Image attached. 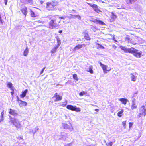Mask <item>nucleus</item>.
I'll return each instance as SVG.
<instances>
[{
	"label": "nucleus",
	"instance_id": "nucleus-7",
	"mask_svg": "<svg viewBox=\"0 0 146 146\" xmlns=\"http://www.w3.org/2000/svg\"><path fill=\"white\" fill-rule=\"evenodd\" d=\"M87 4L91 7H92L94 9V11L98 13L100 12H102V11L98 8V6L95 4H91L90 3H87Z\"/></svg>",
	"mask_w": 146,
	"mask_h": 146
},
{
	"label": "nucleus",
	"instance_id": "nucleus-21",
	"mask_svg": "<svg viewBox=\"0 0 146 146\" xmlns=\"http://www.w3.org/2000/svg\"><path fill=\"white\" fill-rule=\"evenodd\" d=\"M28 90L27 89L25 90L24 91L22 92V94L20 95L21 98H24Z\"/></svg>",
	"mask_w": 146,
	"mask_h": 146
},
{
	"label": "nucleus",
	"instance_id": "nucleus-3",
	"mask_svg": "<svg viewBox=\"0 0 146 146\" xmlns=\"http://www.w3.org/2000/svg\"><path fill=\"white\" fill-rule=\"evenodd\" d=\"M130 53L132 54L136 58H140L141 57L142 52L140 51L138 52L137 50L135 49L133 47H132Z\"/></svg>",
	"mask_w": 146,
	"mask_h": 146
},
{
	"label": "nucleus",
	"instance_id": "nucleus-34",
	"mask_svg": "<svg viewBox=\"0 0 146 146\" xmlns=\"http://www.w3.org/2000/svg\"><path fill=\"white\" fill-rule=\"evenodd\" d=\"M131 80L133 81H136V77L133 74H131Z\"/></svg>",
	"mask_w": 146,
	"mask_h": 146
},
{
	"label": "nucleus",
	"instance_id": "nucleus-39",
	"mask_svg": "<svg viewBox=\"0 0 146 146\" xmlns=\"http://www.w3.org/2000/svg\"><path fill=\"white\" fill-rule=\"evenodd\" d=\"M67 103L66 102H62V104L61 105V106L62 107H65Z\"/></svg>",
	"mask_w": 146,
	"mask_h": 146
},
{
	"label": "nucleus",
	"instance_id": "nucleus-36",
	"mask_svg": "<svg viewBox=\"0 0 146 146\" xmlns=\"http://www.w3.org/2000/svg\"><path fill=\"white\" fill-rule=\"evenodd\" d=\"M126 121H125L122 122V125L123 126L124 128H126Z\"/></svg>",
	"mask_w": 146,
	"mask_h": 146
},
{
	"label": "nucleus",
	"instance_id": "nucleus-44",
	"mask_svg": "<svg viewBox=\"0 0 146 146\" xmlns=\"http://www.w3.org/2000/svg\"><path fill=\"white\" fill-rule=\"evenodd\" d=\"M37 22H38L39 23H43V22L42 21H40V20L37 21Z\"/></svg>",
	"mask_w": 146,
	"mask_h": 146
},
{
	"label": "nucleus",
	"instance_id": "nucleus-31",
	"mask_svg": "<svg viewBox=\"0 0 146 146\" xmlns=\"http://www.w3.org/2000/svg\"><path fill=\"white\" fill-rule=\"evenodd\" d=\"M28 49L27 47H26L23 52V55L25 56H27L28 54Z\"/></svg>",
	"mask_w": 146,
	"mask_h": 146
},
{
	"label": "nucleus",
	"instance_id": "nucleus-47",
	"mask_svg": "<svg viewBox=\"0 0 146 146\" xmlns=\"http://www.w3.org/2000/svg\"><path fill=\"white\" fill-rule=\"evenodd\" d=\"M94 110L97 112H98L99 111V109H95Z\"/></svg>",
	"mask_w": 146,
	"mask_h": 146
},
{
	"label": "nucleus",
	"instance_id": "nucleus-12",
	"mask_svg": "<svg viewBox=\"0 0 146 146\" xmlns=\"http://www.w3.org/2000/svg\"><path fill=\"white\" fill-rule=\"evenodd\" d=\"M7 87L9 88L10 89V90L11 91V93L12 96H13L14 93V89L13 88V87L12 86L13 84L11 82H8L7 84Z\"/></svg>",
	"mask_w": 146,
	"mask_h": 146
},
{
	"label": "nucleus",
	"instance_id": "nucleus-37",
	"mask_svg": "<svg viewBox=\"0 0 146 146\" xmlns=\"http://www.w3.org/2000/svg\"><path fill=\"white\" fill-rule=\"evenodd\" d=\"M113 144V143L112 142L108 143H106V145L107 146H112Z\"/></svg>",
	"mask_w": 146,
	"mask_h": 146
},
{
	"label": "nucleus",
	"instance_id": "nucleus-38",
	"mask_svg": "<svg viewBox=\"0 0 146 146\" xmlns=\"http://www.w3.org/2000/svg\"><path fill=\"white\" fill-rule=\"evenodd\" d=\"M133 124V123L132 122H129V128H131Z\"/></svg>",
	"mask_w": 146,
	"mask_h": 146
},
{
	"label": "nucleus",
	"instance_id": "nucleus-5",
	"mask_svg": "<svg viewBox=\"0 0 146 146\" xmlns=\"http://www.w3.org/2000/svg\"><path fill=\"white\" fill-rule=\"evenodd\" d=\"M66 108L68 110L74 111L76 112H79L81 111L79 108L77 107L76 106H74L71 105H67L66 106Z\"/></svg>",
	"mask_w": 146,
	"mask_h": 146
},
{
	"label": "nucleus",
	"instance_id": "nucleus-45",
	"mask_svg": "<svg viewBox=\"0 0 146 146\" xmlns=\"http://www.w3.org/2000/svg\"><path fill=\"white\" fill-rule=\"evenodd\" d=\"M44 2V1H40V4L41 5H42L43 4Z\"/></svg>",
	"mask_w": 146,
	"mask_h": 146
},
{
	"label": "nucleus",
	"instance_id": "nucleus-24",
	"mask_svg": "<svg viewBox=\"0 0 146 146\" xmlns=\"http://www.w3.org/2000/svg\"><path fill=\"white\" fill-rule=\"evenodd\" d=\"M125 41L127 42L128 43H131L133 44L131 39L129 36H127L125 38Z\"/></svg>",
	"mask_w": 146,
	"mask_h": 146
},
{
	"label": "nucleus",
	"instance_id": "nucleus-27",
	"mask_svg": "<svg viewBox=\"0 0 146 146\" xmlns=\"http://www.w3.org/2000/svg\"><path fill=\"white\" fill-rule=\"evenodd\" d=\"M58 48V47L56 46L54 47L51 50V53L52 54L56 52L57 49Z\"/></svg>",
	"mask_w": 146,
	"mask_h": 146
},
{
	"label": "nucleus",
	"instance_id": "nucleus-2",
	"mask_svg": "<svg viewBox=\"0 0 146 146\" xmlns=\"http://www.w3.org/2000/svg\"><path fill=\"white\" fill-rule=\"evenodd\" d=\"M58 5L59 3L58 1L56 0H53L46 2L45 7L48 11H54L56 9V7Z\"/></svg>",
	"mask_w": 146,
	"mask_h": 146
},
{
	"label": "nucleus",
	"instance_id": "nucleus-6",
	"mask_svg": "<svg viewBox=\"0 0 146 146\" xmlns=\"http://www.w3.org/2000/svg\"><path fill=\"white\" fill-rule=\"evenodd\" d=\"M38 9L35 8L34 9H30V14L31 17H35L38 16V14L37 12Z\"/></svg>",
	"mask_w": 146,
	"mask_h": 146
},
{
	"label": "nucleus",
	"instance_id": "nucleus-42",
	"mask_svg": "<svg viewBox=\"0 0 146 146\" xmlns=\"http://www.w3.org/2000/svg\"><path fill=\"white\" fill-rule=\"evenodd\" d=\"M5 1V5H6L7 2V0H4Z\"/></svg>",
	"mask_w": 146,
	"mask_h": 146
},
{
	"label": "nucleus",
	"instance_id": "nucleus-30",
	"mask_svg": "<svg viewBox=\"0 0 146 146\" xmlns=\"http://www.w3.org/2000/svg\"><path fill=\"white\" fill-rule=\"evenodd\" d=\"M56 39L57 43V44L56 46L59 47L61 44V40L58 37H56Z\"/></svg>",
	"mask_w": 146,
	"mask_h": 146
},
{
	"label": "nucleus",
	"instance_id": "nucleus-40",
	"mask_svg": "<svg viewBox=\"0 0 146 146\" xmlns=\"http://www.w3.org/2000/svg\"><path fill=\"white\" fill-rule=\"evenodd\" d=\"M97 45H98L97 48H101L102 47V46L100 45L99 44H97Z\"/></svg>",
	"mask_w": 146,
	"mask_h": 146
},
{
	"label": "nucleus",
	"instance_id": "nucleus-17",
	"mask_svg": "<svg viewBox=\"0 0 146 146\" xmlns=\"http://www.w3.org/2000/svg\"><path fill=\"white\" fill-rule=\"evenodd\" d=\"M18 101H19V105L20 107L25 106L27 105V104L26 102L23 101L21 100H18Z\"/></svg>",
	"mask_w": 146,
	"mask_h": 146
},
{
	"label": "nucleus",
	"instance_id": "nucleus-29",
	"mask_svg": "<svg viewBox=\"0 0 146 146\" xmlns=\"http://www.w3.org/2000/svg\"><path fill=\"white\" fill-rule=\"evenodd\" d=\"M25 4H30L31 5L33 3V0H24Z\"/></svg>",
	"mask_w": 146,
	"mask_h": 146
},
{
	"label": "nucleus",
	"instance_id": "nucleus-23",
	"mask_svg": "<svg viewBox=\"0 0 146 146\" xmlns=\"http://www.w3.org/2000/svg\"><path fill=\"white\" fill-rule=\"evenodd\" d=\"M136 1L137 0H125L126 3L127 4H132Z\"/></svg>",
	"mask_w": 146,
	"mask_h": 146
},
{
	"label": "nucleus",
	"instance_id": "nucleus-33",
	"mask_svg": "<svg viewBox=\"0 0 146 146\" xmlns=\"http://www.w3.org/2000/svg\"><path fill=\"white\" fill-rule=\"evenodd\" d=\"M111 13L112 14L111 18L112 19H115L117 18V16L114 14V13L113 12H111Z\"/></svg>",
	"mask_w": 146,
	"mask_h": 146
},
{
	"label": "nucleus",
	"instance_id": "nucleus-1",
	"mask_svg": "<svg viewBox=\"0 0 146 146\" xmlns=\"http://www.w3.org/2000/svg\"><path fill=\"white\" fill-rule=\"evenodd\" d=\"M48 24L47 27L53 29L58 26L60 21L58 18L55 15H50L47 17Z\"/></svg>",
	"mask_w": 146,
	"mask_h": 146
},
{
	"label": "nucleus",
	"instance_id": "nucleus-43",
	"mask_svg": "<svg viewBox=\"0 0 146 146\" xmlns=\"http://www.w3.org/2000/svg\"><path fill=\"white\" fill-rule=\"evenodd\" d=\"M44 68H43L42 69V70H41V72H40V74H42V73H43V71H44Z\"/></svg>",
	"mask_w": 146,
	"mask_h": 146
},
{
	"label": "nucleus",
	"instance_id": "nucleus-9",
	"mask_svg": "<svg viewBox=\"0 0 146 146\" xmlns=\"http://www.w3.org/2000/svg\"><path fill=\"white\" fill-rule=\"evenodd\" d=\"M99 64H100V65L101 67L102 68L103 70V72L104 73H107L108 71H109L111 70V68L108 69L107 66L106 65L104 64H102L101 62H99Z\"/></svg>",
	"mask_w": 146,
	"mask_h": 146
},
{
	"label": "nucleus",
	"instance_id": "nucleus-22",
	"mask_svg": "<svg viewBox=\"0 0 146 146\" xmlns=\"http://www.w3.org/2000/svg\"><path fill=\"white\" fill-rule=\"evenodd\" d=\"M93 68V67L92 66H90L88 68V70H87L86 71L88 72H90L91 74H92L94 72L92 70Z\"/></svg>",
	"mask_w": 146,
	"mask_h": 146
},
{
	"label": "nucleus",
	"instance_id": "nucleus-4",
	"mask_svg": "<svg viewBox=\"0 0 146 146\" xmlns=\"http://www.w3.org/2000/svg\"><path fill=\"white\" fill-rule=\"evenodd\" d=\"M139 112L140 113L137 116L138 118L144 116L146 115V109L145 108V107L144 105L142 106L139 108Z\"/></svg>",
	"mask_w": 146,
	"mask_h": 146
},
{
	"label": "nucleus",
	"instance_id": "nucleus-32",
	"mask_svg": "<svg viewBox=\"0 0 146 146\" xmlns=\"http://www.w3.org/2000/svg\"><path fill=\"white\" fill-rule=\"evenodd\" d=\"M73 78L74 79L77 81L78 80V78L77 75L76 74H74L73 75Z\"/></svg>",
	"mask_w": 146,
	"mask_h": 146
},
{
	"label": "nucleus",
	"instance_id": "nucleus-19",
	"mask_svg": "<svg viewBox=\"0 0 146 146\" xmlns=\"http://www.w3.org/2000/svg\"><path fill=\"white\" fill-rule=\"evenodd\" d=\"M137 108L135 102L134 101H133L132 102V104L131 106V108L132 110H133L135 109H136Z\"/></svg>",
	"mask_w": 146,
	"mask_h": 146
},
{
	"label": "nucleus",
	"instance_id": "nucleus-14",
	"mask_svg": "<svg viewBox=\"0 0 146 146\" xmlns=\"http://www.w3.org/2000/svg\"><path fill=\"white\" fill-rule=\"evenodd\" d=\"M92 21L94 23H96L97 24H99L102 25H105V23L102 21L97 19H94Z\"/></svg>",
	"mask_w": 146,
	"mask_h": 146
},
{
	"label": "nucleus",
	"instance_id": "nucleus-35",
	"mask_svg": "<svg viewBox=\"0 0 146 146\" xmlns=\"http://www.w3.org/2000/svg\"><path fill=\"white\" fill-rule=\"evenodd\" d=\"M86 93H87L85 91H82L80 92L79 93V95L80 96H83V95L86 94Z\"/></svg>",
	"mask_w": 146,
	"mask_h": 146
},
{
	"label": "nucleus",
	"instance_id": "nucleus-8",
	"mask_svg": "<svg viewBox=\"0 0 146 146\" xmlns=\"http://www.w3.org/2000/svg\"><path fill=\"white\" fill-rule=\"evenodd\" d=\"M11 122L13 123L15 126L17 128H20L21 127V125L19 123V121L15 119L12 118L11 120Z\"/></svg>",
	"mask_w": 146,
	"mask_h": 146
},
{
	"label": "nucleus",
	"instance_id": "nucleus-13",
	"mask_svg": "<svg viewBox=\"0 0 146 146\" xmlns=\"http://www.w3.org/2000/svg\"><path fill=\"white\" fill-rule=\"evenodd\" d=\"M9 113L10 115L14 116H16L18 114V113L16 110L11 108H10L9 109Z\"/></svg>",
	"mask_w": 146,
	"mask_h": 146
},
{
	"label": "nucleus",
	"instance_id": "nucleus-10",
	"mask_svg": "<svg viewBox=\"0 0 146 146\" xmlns=\"http://www.w3.org/2000/svg\"><path fill=\"white\" fill-rule=\"evenodd\" d=\"M55 98V99L54 100V102H57L61 100L62 99V96L58 94L57 93H55L54 96L52 97V98Z\"/></svg>",
	"mask_w": 146,
	"mask_h": 146
},
{
	"label": "nucleus",
	"instance_id": "nucleus-48",
	"mask_svg": "<svg viewBox=\"0 0 146 146\" xmlns=\"http://www.w3.org/2000/svg\"><path fill=\"white\" fill-rule=\"evenodd\" d=\"M112 46L113 47H114L115 48H116V46L115 45H113Z\"/></svg>",
	"mask_w": 146,
	"mask_h": 146
},
{
	"label": "nucleus",
	"instance_id": "nucleus-25",
	"mask_svg": "<svg viewBox=\"0 0 146 146\" xmlns=\"http://www.w3.org/2000/svg\"><path fill=\"white\" fill-rule=\"evenodd\" d=\"M4 114V111L2 112L0 114V123L3 122L4 120L3 115Z\"/></svg>",
	"mask_w": 146,
	"mask_h": 146
},
{
	"label": "nucleus",
	"instance_id": "nucleus-26",
	"mask_svg": "<svg viewBox=\"0 0 146 146\" xmlns=\"http://www.w3.org/2000/svg\"><path fill=\"white\" fill-rule=\"evenodd\" d=\"M71 17L72 18H77L78 19L80 20L81 19V17L79 15H71Z\"/></svg>",
	"mask_w": 146,
	"mask_h": 146
},
{
	"label": "nucleus",
	"instance_id": "nucleus-28",
	"mask_svg": "<svg viewBox=\"0 0 146 146\" xmlns=\"http://www.w3.org/2000/svg\"><path fill=\"white\" fill-rule=\"evenodd\" d=\"M124 112V111L123 110H121L120 111L118 112L117 113V115L118 116L121 117L123 115V113Z\"/></svg>",
	"mask_w": 146,
	"mask_h": 146
},
{
	"label": "nucleus",
	"instance_id": "nucleus-50",
	"mask_svg": "<svg viewBox=\"0 0 146 146\" xmlns=\"http://www.w3.org/2000/svg\"><path fill=\"white\" fill-rule=\"evenodd\" d=\"M36 129L37 130H38V128H37Z\"/></svg>",
	"mask_w": 146,
	"mask_h": 146
},
{
	"label": "nucleus",
	"instance_id": "nucleus-11",
	"mask_svg": "<svg viewBox=\"0 0 146 146\" xmlns=\"http://www.w3.org/2000/svg\"><path fill=\"white\" fill-rule=\"evenodd\" d=\"M121 49L123 50L124 52L126 53H130L131 51L132 48V47L130 48H127L125 46H120Z\"/></svg>",
	"mask_w": 146,
	"mask_h": 146
},
{
	"label": "nucleus",
	"instance_id": "nucleus-46",
	"mask_svg": "<svg viewBox=\"0 0 146 146\" xmlns=\"http://www.w3.org/2000/svg\"><path fill=\"white\" fill-rule=\"evenodd\" d=\"M58 32L60 33H61L62 32V30H60Z\"/></svg>",
	"mask_w": 146,
	"mask_h": 146
},
{
	"label": "nucleus",
	"instance_id": "nucleus-49",
	"mask_svg": "<svg viewBox=\"0 0 146 146\" xmlns=\"http://www.w3.org/2000/svg\"><path fill=\"white\" fill-rule=\"evenodd\" d=\"M58 85H60V84H57L56 85V86H58Z\"/></svg>",
	"mask_w": 146,
	"mask_h": 146
},
{
	"label": "nucleus",
	"instance_id": "nucleus-41",
	"mask_svg": "<svg viewBox=\"0 0 146 146\" xmlns=\"http://www.w3.org/2000/svg\"><path fill=\"white\" fill-rule=\"evenodd\" d=\"M112 40H114L115 42H117V41L115 39V38L114 37H113L112 38Z\"/></svg>",
	"mask_w": 146,
	"mask_h": 146
},
{
	"label": "nucleus",
	"instance_id": "nucleus-20",
	"mask_svg": "<svg viewBox=\"0 0 146 146\" xmlns=\"http://www.w3.org/2000/svg\"><path fill=\"white\" fill-rule=\"evenodd\" d=\"M119 100L121 101L122 103L124 105H126L128 101V100L127 99L124 98H121L119 99Z\"/></svg>",
	"mask_w": 146,
	"mask_h": 146
},
{
	"label": "nucleus",
	"instance_id": "nucleus-15",
	"mask_svg": "<svg viewBox=\"0 0 146 146\" xmlns=\"http://www.w3.org/2000/svg\"><path fill=\"white\" fill-rule=\"evenodd\" d=\"M85 46V44H78L75 46L73 49L74 50H76L82 48L83 47Z\"/></svg>",
	"mask_w": 146,
	"mask_h": 146
},
{
	"label": "nucleus",
	"instance_id": "nucleus-16",
	"mask_svg": "<svg viewBox=\"0 0 146 146\" xmlns=\"http://www.w3.org/2000/svg\"><path fill=\"white\" fill-rule=\"evenodd\" d=\"M82 34L84 35V37L85 39L87 40H90L91 39L90 38L89 36L88 33L86 31L83 32Z\"/></svg>",
	"mask_w": 146,
	"mask_h": 146
},
{
	"label": "nucleus",
	"instance_id": "nucleus-18",
	"mask_svg": "<svg viewBox=\"0 0 146 146\" xmlns=\"http://www.w3.org/2000/svg\"><path fill=\"white\" fill-rule=\"evenodd\" d=\"M22 13L24 15L25 17H26L27 14V8L25 6L22 7L21 9Z\"/></svg>",
	"mask_w": 146,
	"mask_h": 146
}]
</instances>
